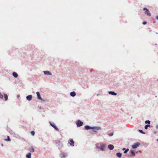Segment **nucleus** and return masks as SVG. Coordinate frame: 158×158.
<instances>
[{
  "label": "nucleus",
  "instance_id": "f257e3e1",
  "mask_svg": "<svg viewBox=\"0 0 158 158\" xmlns=\"http://www.w3.org/2000/svg\"><path fill=\"white\" fill-rule=\"evenodd\" d=\"M3 96L5 98V101H7L8 99L7 95L6 94H4V95H3L1 93H0V98L1 99H2Z\"/></svg>",
  "mask_w": 158,
  "mask_h": 158
},
{
  "label": "nucleus",
  "instance_id": "f03ea898",
  "mask_svg": "<svg viewBox=\"0 0 158 158\" xmlns=\"http://www.w3.org/2000/svg\"><path fill=\"white\" fill-rule=\"evenodd\" d=\"M68 144L70 146H74V142L72 139H70L69 140Z\"/></svg>",
  "mask_w": 158,
  "mask_h": 158
},
{
  "label": "nucleus",
  "instance_id": "7ed1b4c3",
  "mask_svg": "<svg viewBox=\"0 0 158 158\" xmlns=\"http://www.w3.org/2000/svg\"><path fill=\"white\" fill-rule=\"evenodd\" d=\"M143 10H146L145 12V14H146L147 15L149 16H151V14L149 12L148 9L146 8H144L143 9Z\"/></svg>",
  "mask_w": 158,
  "mask_h": 158
},
{
  "label": "nucleus",
  "instance_id": "20e7f679",
  "mask_svg": "<svg viewBox=\"0 0 158 158\" xmlns=\"http://www.w3.org/2000/svg\"><path fill=\"white\" fill-rule=\"evenodd\" d=\"M140 145V143H135L132 146V147L134 149L138 147Z\"/></svg>",
  "mask_w": 158,
  "mask_h": 158
},
{
  "label": "nucleus",
  "instance_id": "39448f33",
  "mask_svg": "<svg viewBox=\"0 0 158 158\" xmlns=\"http://www.w3.org/2000/svg\"><path fill=\"white\" fill-rule=\"evenodd\" d=\"M77 127H80L82 125L83 123L79 120H78L76 123Z\"/></svg>",
  "mask_w": 158,
  "mask_h": 158
},
{
  "label": "nucleus",
  "instance_id": "423d86ee",
  "mask_svg": "<svg viewBox=\"0 0 158 158\" xmlns=\"http://www.w3.org/2000/svg\"><path fill=\"white\" fill-rule=\"evenodd\" d=\"M106 148V145L105 144H102L100 146V149L101 150L103 151Z\"/></svg>",
  "mask_w": 158,
  "mask_h": 158
},
{
  "label": "nucleus",
  "instance_id": "0eeeda50",
  "mask_svg": "<svg viewBox=\"0 0 158 158\" xmlns=\"http://www.w3.org/2000/svg\"><path fill=\"white\" fill-rule=\"evenodd\" d=\"M50 124L56 130L58 131V129L57 128V127L56 126L55 124L54 123H50Z\"/></svg>",
  "mask_w": 158,
  "mask_h": 158
},
{
  "label": "nucleus",
  "instance_id": "6e6552de",
  "mask_svg": "<svg viewBox=\"0 0 158 158\" xmlns=\"http://www.w3.org/2000/svg\"><path fill=\"white\" fill-rule=\"evenodd\" d=\"M36 93V94L37 95V98H38V99H40V100H42V98H41V96H40V94L39 92H37Z\"/></svg>",
  "mask_w": 158,
  "mask_h": 158
},
{
  "label": "nucleus",
  "instance_id": "1a4fd4ad",
  "mask_svg": "<svg viewBox=\"0 0 158 158\" xmlns=\"http://www.w3.org/2000/svg\"><path fill=\"white\" fill-rule=\"evenodd\" d=\"M32 96L31 95H28L26 97L27 99L29 101L31 100L32 99Z\"/></svg>",
  "mask_w": 158,
  "mask_h": 158
},
{
  "label": "nucleus",
  "instance_id": "9d476101",
  "mask_svg": "<svg viewBox=\"0 0 158 158\" xmlns=\"http://www.w3.org/2000/svg\"><path fill=\"white\" fill-rule=\"evenodd\" d=\"M108 148L110 150H112L114 148V146L111 144H109L108 146Z\"/></svg>",
  "mask_w": 158,
  "mask_h": 158
},
{
  "label": "nucleus",
  "instance_id": "9b49d317",
  "mask_svg": "<svg viewBox=\"0 0 158 158\" xmlns=\"http://www.w3.org/2000/svg\"><path fill=\"white\" fill-rule=\"evenodd\" d=\"M44 73L45 75H52V74L48 71H44Z\"/></svg>",
  "mask_w": 158,
  "mask_h": 158
},
{
  "label": "nucleus",
  "instance_id": "f8f14e48",
  "mask_svg": "<svg viewBox=\"0 0 158 158\" xmlns=\"http://www.w3.org/2000/svg\"><path fill=\"white\" fill-rule=\"evenodd\" d=\"M85 129L86 130H89V129H93L92 127H91L88 125L85 126Z\"/></svg>",
  "mask_w": 158,
  "mask_h": 158
},
{
  "label": "nucleus",
  "instance_id": "ddd939ff",
  "mask_svg": "<svg viewBox=\"0 0 158 158\" xmlns=\"http://www.w3.org/2000/svg\"><path fill=\"white\" fill-rule=\"evenodd\" d=\"M76 95V94L75 92H72L70 93V95L72 97H74Z\"/></svg>",
  "mask_w": 158,
  "mask_h": 158
},
{
  "label": "nucleus",
  "instance_id": "4468645a",
  "mask_svg": "<svg viewBox=\"0 0 158 158\" xmlns=\"http://www.w3.org/2000/svg\"><path fill=\"white\" fill-rule=\"evenodd\" d=\"M116 156L119 158L121 157L122 156V154L120 153H117L116 154Z\"/></svg>",
  "mask_w": 158,
  "mask_h": 158
},
{
  "label": "nucleus",
  "instance_id": "2eb2a0df",
  "mask_svg": "<svg viewBox=\"0 0 158 158\" xmlns=\"http://www.w3.org/2000/svg\"><path fill=\"white\" fill-rule=\"evenodd\" d=\"M60 156L61 158L65 157L66 156V154L64 153H61L60 154Z\"/></svg>",
  "mask_w": 158,
  "mask_h": 158
},
{
  "label": "nucleus",
  "instance_id": "dca6fc26",
  "mask_svg": "<svg viewBox=\"0 0 158 158\" xmlns=\"http://www.w3.org/2000/svg\"><path fill=\"white\" fill-rule=\"evenodd\" d=\"M13 75L15 77H17L18 76V74L15 72H13Z\"/></svg>",
  "mask_w": 158,
  "mask_h": 158
},
{
  "label": "nucleus",
  "instance_id": "f3484780",
  "mask_svg": "<svg viewBox=\"0 0 158 158\" xmlns=\"http://www.w3.org/2000/svg\"><path fill=\"white\" fill-rule=\"evenodd\" d=\"M31 153H29L26 155V157L27 158H31Z\"/></svg>",
  "mask_w": 158,
  "mask_h": 158
},
{
  "label": "nucleus",
  "instance_id": "a211bd4d",
  "mask_svg": "<svg viewBox=\"0 0 158 158\" xmlns=\"http://www.w3.org/2000/svg\"><path fill=\"white\" fill-rule=\"evenodd\" d=\"M29 150L30 152H34V148L32 147L29 148Z\"/></svg>",
  "mask_w": 158,
  "mask_h": 158
},
{
  "label": "nucleus",
  "instance_id": "6ab92c4d",
  "mask_svg": "<svg viewBox=\"0 0 158 158\" xmlns=\"http://www.w3.org/2000/svg\"><path fill=\"white\" fill-rule=\"evenodd\" d=\"M109 94H110L111 95H117V94L115 93L114 92L110 91V92H109Z\"/></svg>",
  "mask_w": 158,
  "mask_h": 158
},
{
  "label": "nucleus",
  "instance_id": "aec40b11",
  "mask_svg": "<svg viewBox=\"0 0 158 158\" xmlns=\"http://www.w3.org/2000/svg\"><path fill=\"white\" fill-rule=\"evenodd\" d=\"M7 139H5V140H6V141H10V137L8 136H7Z\"/></svg>",
  "mask_w": 158,
  "mask_h": 158
},
{
  "label": "nucleus",
  "instance_id": "412c9836",
  "mask_svg": "<svg viewBox=\"0 0 158 158\" xmlns=\"http://www.w3.org/2000/svg\"><path fill=\"white\" fill-rule=\"evenodd\" d=\"M131 154H132V155L133 156H134L135 155V152L134 151H133V150L131 151Z\"/></svg>",
  "mask_w": 158,
  "mask_h": 158
},
{
  "label": "nucleus",
  "instance_id": "4be33fe9",
  "mask_svg": "<svg viewBox=\"0 0 158 158\" xmlns=\"http://www.w3.org/2000/svg\"><path fill=\"white\" fill-rule=\"evenodd\" d=\"M150 126L149 125H148V124L146 125L145 126L144 128L145 129H148V127H149Z\"/></svg>",
  "mask_w": 158,
  "mask_h": 158
},
{
  "label": "nucleus",
  "instance_id": "5701e85b",
  "mask_svg": "<svg viewBox=\"0 0 158 158\" xmlns=\"http://www.w3.org/2000/svg\"><path fill=\"white\" fill-rule=\"evenodd\" d=\"M145 123L150 124V122L149 120H146L145 121Z\"/></svg>",
  "mask_w": 158,
  "mask_h": 158
},
{
  "label": "nucleus",
  "instance_id": "b1692460",
  "mask_svg": "<svg viewBox=\"0 0 158 158\" xmlns=\"http://www.w3.org/2000/svg\"><path fill=\"white\" fill-rule=\"evenodd\" d=\"M35 131H31V135L33 136L34 135H35Z\"/></svg>",
  "mask_w": 158,
  "mask_h": 158
},
{
  "label": "nucleus",
  "instance_id": "393cba45",
  "mask_svg": "<svg viewBox=\"0 0 158 158\" xmlns=\"http://www.w3.org/2000/svg\"><path fill=\"white\" fill-rule=\"evenodd\" d=\"M129 151V149H127L126 150H125V151L124 152V153H127Z\"/></svg>",
  "mask_w": 158,
  "mask_h": 158
},
{
  "label": "nucleus",
  "instance_id": "a878e982",
  "mask_svg": "<svg viewBox=\"0 0 158 158\" xmlns=\"http://www.w3.org/2000/svg\"><path fill=\"white\" fill-rule=\"evenodd\" d=\"M110 136H112L113 135V133H111L109 134Z\"/></svg>",
  "mask_w": 158,
  "mask_h": 158
},
{
  "label": "nucleus",
  "instance_id": "bb28decb",
  "mask_svg": "<svg viewBox=\"0 0 158 158\" xmlns=\"http://www.w3.org/2000/svg\"><path fill=\"white\" fill-rule=\"evenodd\" d=\"M100 127H96L95 129H96L97 130H99L100 129Z\"/></svg>",
  "mask_w": 158,
  "mask_h": 158
},
{
  "label": "nucleus",
  "instance_id": "cd10ccee",
  "mask_svg": "<svg viewBox=\"0 0 158 158\" xmlns=\"http://www.w3.org/2000/svg\"><path fill=\"white\" fill-rule=\"evenodd\" d=\"M146 23H147V22H145V21H144V22H143V25L146 24Z\"/></svg>",
  "mask_w": 158,
  "mask_h": 158
},
{
  "label": "nucleus",
  "instance_id": "c85d7f7f",
  "mask_svg": "<svg viewBox=\"0 0 158 158\" xmlns=\"http://www.w3.org/2000/svg\"><path fill=\"white\" fill-rule=\"evenodd\" d=\"M139 131L140 132H141V133H143V131L142 130H139Z\"/></svg>",
  "mask_w": 158,
  "mask_h": 158
},
{
  "label": "nucleus",
  "instance_id": "c756f323",
  "mask_svg": "<svg viewBox=\"0 0 158 158\" xmlns=\"http://www.w3.org/2000/svg\"><path fill=\"white\" fill-rule=\"evenodd\" d=\"M156 19L158 20V16H157L156 17Z\"/></svg>",
  "mask_w": 158,
  "mask_h": 158
},
{
  "label": "nucleus",
  "instance_id": "7c9ffc66",
  "mask_svg": "<svg viewBox=\"0 0 158 158\" xmlns=\"http://www.w3.org/2000/svg\"><path fill=\"white\" fill-rule=\"evenodd\" d=\"M123 150H125V148H123Z\"/></svg>",
  "mask_w": 158,
  "mask_h": 158
},
{
  "label": "nucleus",
  "instance_id": "2f4dec72",
  "mask_svg": "<svg viewBox=\"0 0 158 158\" xmlns=\"http://www.w3.org/2000/svg\"><path fill=\"white\" fill-rule=\"evenodd\" d=\"M58 141V142H59V143H61V142L60 141Z\"/></svg>",
  "mask_w": 158,
  "mask_h": 158
},
{
  "label": "nucleus",
  "instance_id": "473e14b6",
  "mask_svg": "<svg viewBox=\"0 0 158 158\" xmlns=\"http://www.w3.org/2000/svg\"><path fill=\"white\" fill-rule=\"evenodd\" d=\"M153 23H155V21H153Z\"/></svg>",
  "mask_w": 158,
  "mask_h": 158
},
{
  "label": "nucleus",
  "instance_id": "72a5a7b5",
  "mask_svg": "<svg viewBox=\"0 0 158 158\" xmlns=\"http://www.w3.org/2000/svg\"><path fill=\"white\" fill-rule=\"evenodd\" d=\"M157 140L158 141V139H157Z\"/></svg>",
  "mask_w": 158,
  "mask_h": 158
}]
</instances>
